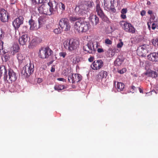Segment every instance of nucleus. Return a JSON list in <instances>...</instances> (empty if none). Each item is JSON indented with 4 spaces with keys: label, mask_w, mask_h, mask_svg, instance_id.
Segmentation results:
<instances>
[{
    "label": "nucleus",
    "mask_w": 158,
    "mask_h": 158,
    "mask_svg": "<svg viewBox=\"0 0 158 158\" xmlns=\"http://www.w3.org/2000/svg\"><path fill=\"white\" fill-rule=\"evenodd\" d=\"M74 27L75 31L78 33L85 32L90 28V25L88 22L79 20L76 22Z\"/></svg>",
    "instance_id": "nucleus-1"
},
{
    "label": "nucleus",
    "mask_w": 158,
    "mask_h": 158,
    "mask_svg": "<svg viewBox=\"0 0 158 158\" xmlns=\"http://www.w3.org/2000/svg\"><path fill=\"white\" fill-rule=\"evenodd\" d=\"M98 45V42L93 43L91 41H88L87 43L83 47V50L85 53L89 54L94 53L96 51Z\"/></svg>",
    "instance_id": "nucleus-2"
},
{
    "label": "nucleus",
    "mask_w": 158,
    "mask_h": 158,
    "mask_svg": "<svg viewBox=\"0 0 158 158\" xmlns=\"http://www.w3.org/2000/svg\"><path fill=\"white\" fill-rule=\"evenodd\" d=\"M79 44L78 41L73 39L67 40L64 41V47L66 49L72 51L76 49Z\"/></svg>",
    "instance_id": "nucleus-3"
},
{
    "label": "nucleus",
    "mask_w": 158,
    "mask_h": 158,
    "mask_svg": "<svg viewBox=\"0 0 158 158\" xmlns=\"http://www.w3.org/2000/svg\"><path fill=\"white\" fill-rule=\"evenodd\" d=\"M34 65L30 61L23 68L21 73L26 77H27L33 73Z\"/></svg>",
    "instance_id": "nucleus-4"
},
{
    "label": "nucleus",
    "mask_w": 158,
    "mask_h": 158,
    "mask_svg": "<svg viewBox=\"0 0 158 158\" xmlns=\"http://www.w3.org/2000/svg\"><path fill=\"white\" fill-rule=\"evenodd\" d=\"M52 53V51L49 48H43L40 50L39 56L41 58L45 59L51 56Z\"/></svg>",
    "instance_id": "nucleus-5"
},
{
    "label": "nucleus",
    "mask_w": 158,
    "mask_h": 158,
    "mask_svg": "<svg viewBox=\"0 0 158 158\" xmlns=\"http://www.w3.org/2000/svg\"><path fill=\"white\" fill-rule=\"evenodd\" d=\"M59 24L61 28L64 31H68L70 30V24L69 20L66 18H63L60 19Z\"/></svg>",
    "instance_id": "nucleus-6"
},
{
    "label": "nucleus",
    "mask_w": 158,
    "mask_h": 158,
    "mask_svg": "<svg viewBox=\"0 0 158 158\" xmlns=\"http://www.w3.org/2000/svg\"><path fill=\"white\" fill-rule=\"evenodd\" d=\"M52 9H49V6L48 4V3L42 4L38 8V10L39 13L41 14H44L47 15H51V12L52 11Z\"/></svg>",
    "instance_id": "nucleus-7"
},
{
    "label": "nucleus",
    "mask_w": 158,
    "mask_h": 158,
    "mask_svg": "<svg viewBox=\"0 0 158 158\" xmlns=\"http://www.w3.org/2000/svg\"><path fill=\"white\" fill-rule=\"evenodd\" d=\"M103 65V63L102 60L99 59L94 60L91 64L90 67L92 69L97 70L101 69Z\"/></svg>",
    "instance_id": "nucleus-8"
},
{
    "label": "nucleus",
    "mask_w": 158,
    "mask_h": 158,
    "mask_svg": "<svg viewBox=\"0 0 158 158\" xmlns=\"http://www.w3.org/2000/svg\"><path fill=\"white\" fill-rule=\"evenodd\" d=\"M123 24L121 23L122 27L125 31L132 33H135V29L131 24L126 22H123Z\"/></svg>",
    "instance_id": "nucleus-9"
},
{
    "label": "nucleus",
    "mask_w": 158,
    "mask_h": 158,
    "mask_svg": "<svg viewBox=\"0 0 158 158\" xmlns=\"http://www.w3.org/2000/svg\"><path fill=\"white\" fill-rule=\"evenodd\" d=\"M23 17L20 16L13 21L12 24L15 29L18 28L20 25L23 24Z\"/></svg>",
    "instance_id": "nucleus-10"
},
{
    "label": "nucleus",
    "mask_w": 158,
    "mask_h": 158,
    "mask_svg": "<svg viewBox=\"0 0 158 158\" xmlns=\"http://www.w3.org/2000/svg\"><path fill=\"white\" fill-rule=\"evenodd\" d=\"M96 11L97 15L101 18L103 21L107 20L108 19L107 17L104 15L102 10L101 8L100 4H98L96 7Z\"/></svg>",
    "instance_id": "nucleus-11"
},
{
    "label": "nucleus",
    "mask_w": 158,
    "mask_h": 158,
    "mask_svg": "<svg viewBox=\"0 0 158 158\" xmlns=\"http://www.w3.org/2000/svg\"><path fill=\"white\" fill-rule=\"evenodd\" d=\"M7 12L4 9H0V19L2 22L8 21L9 16Z\"/></svg>",
    "instance_id": "nucleus-12"
},
{
    "label": "nucleus",
    "mask_w": 158,
    "mask_h": 158,
    "mask_svg": "<svg viewBox=\"0 0 158 158\" xmlns=\"http://www.w3.org/2000/svg\"><path fill=\"white\" fill-rule=\"evenodd\" d=\"M30 38L27 34L23 35L19 39V44L22 45H23L26 44L29 41Z\"/></svg>",
    "instance_id": "nucleus-13"
},
{
    "label": "nucleus",
    "mask_w": 158,
    "mask_h": 158,
    "mask_svg": "<svg viewBox=\"0 0 158 158\" xmlns=\"http://www.w3.org/2000/svg\"><path fill=\"white\" fill-rule=\"evenodd\" d=\"M48 4L49 5V9H52V11L51 12V15L57 11L58 5L56 2H49L48 3Z\"/></svg>",
    "instance_id": "nucleus-14"
},
{
    "label": "nucleus",
    "mask_w": 158,
    "mask_h": 158,
    "mask_svg": "<svg viewBox=\"0 0 158 158\" xmlns=\"http://www.w3.org/2000/svg\"><path fill=\"white\" fill-rule=\"evenodd\" d=\"M107 75V72L104 70L100 71L98 74L96 76V80L97 81L100 82L102 81V79L106 78Z\"/></svg>",
    "instance_id": "nucleus-15"
},
{
    "label": "nucleus",
    "mask_w": 158,
    "mask_h": 158,
    "mask_svg": "<svg viewBox=\"0 0 158 158\" xmlns=\"http://www.w3.org/2000/svg\"><path fill=\"white\" fill-rule=\"evenodd\" d=\"M89 19L93 25H97L99 22V18L95 15H90Z\"/></svg>",
    "instance_id": "nucleus-16"
},
{
    "label": "nucleus",
    "mask_w": 158,
    "mask_h": 158,
    "mask_svg": "<svg viewBox=\"0 0 158 158\" xmlns=\"http://www.w3.org/2000/svg\"><path fill=\"white\" fill-rule=\"evenodd\" d=\"M8 76L9 80L10 81L12 82L15 81L17 79V77L16 75V73L11 69H9L8 70Z\"/></svg>",
    "instance_id": "nucleus-17"
},
{
    "label": "nucleus",
    "mask_w": 158,
    "mask_h": 158,
    "mask_svg": "<svg viewBox=\"0 0 158 158\" xmlns=\"http://www.w3.org/2000/svg\"><path fill=\"white\" fill-rule=\"evenodd\" d=\"M145 74L148 77H151L153 78H156L158 76V71L148 70L145 73Z\"/></svg>",
    "instance_id": "nucleus-18"
},
{
    "label": "nucleus",
    "mask_w": 158,
    "mask_h": 158,
    "mask_svg": "<svg viewBox=\"0 0 158 158\" xmlns=\"http://www.w3.org/2000/svg\"><path fill=\"white\" fill-rule=\"evenodd\" d=\"M148 59L152 61H158V56L157 53L153 52L148 56Z\"/></svg>",
    "instance_id": "nucleus-19"
},
{
    "label": "nucleus",
    "mask_w": 158,
    "mask_h": 158,
    "mask_svg": "<svg viewBox=\"0 0 158 158\" xmlns=\"http://www.w3.org/2000/svg\"><path fill=\"white\" fill-rule=\"evenodd\" d=\"M112 0H104V3L105 9L107 10H109L111 9V6H113L112 5Z\"/></svg>",
    "instance_id": "nucleus-20"
},
{
    "label": "nucleus",
    "mask_w": 158,
    "mask_h": 158,
    "mask_svg": "<svg viewBox=\"0 0 158 158\" xmlns=\"http://www.w3.org/2000/svg\"><path fill=\"white\" fill-rule=\"evenodd\" d=\"M41 41V40L39 38L35 36L33 37L30 43V45L31 46H35L40 43Z\"/></svg>",
    "instance_id": "nucleus-21"
},
{
    "label": "nucleus",
    "mask_w": 158,
    "mask_h": 158,
    "mask_svg": "<svg viewBox=\"0 0 158 158\" xmlns=\"http://www.w3.org/2000/svg\"><path fill=\"white\" fill-rule=\"evenodd\" d=\"M147 25L148 26V29L150 30H151V26H152V29L154 30L158 26V23L157 22L154 21L151 22L150 21L148 22L147 23Z\"/></svg>",
    "instance_id": "nucleus-22"
},
{
    "label": "nucleus",
    "mask_w": 158,
    "mask_h": 158,
    "mask_svg": "<svg viewBox=\"0 0 158 158\" xmlns=\"http://www.w3.org/2000/svg\"><path fill=\"white\" fill-rule=\"evenodd\" d=\"M7 71L6 70L5 67L4 66L2 65L0 66V75L4 73V80H7V75L6 74Z\"/></svg>",
    "instance_id": "nucleus-23"
},
{
    "label": "nucleus",
    "mask_w": 158,
    "mask_h": 158,
    "mask_svg": "<svg viewBox=\"0 0 158 158\" xmlns=\"http://www.w3.org/2000/svg\"><path fill=\"white\" fill-rule=\"evenodd\" d=\"M29 23L30 26V30H34L37 29L38 27L37 24L33 20L31 19H30L29 21Z\"/></svg>",
    "instance_id": "nucleus-24"
},
{
    "label": "nucleus",
    "mask_w": 158,
    "mask_h": 158,
    "mask_svg": "<svg viewBox=\"0 0 158 158\" xmlns=\"http://www.w3.org/2000/svg\"><path fill=\"white\" fill-rule=\"evenodd\" d=\"M19 50V46L18 44H14L11 48V52L13 55H15L16 53L18 52Z\"/></svg>",
    "instance_id": "nucleus-25"
},
{
    "label": "nucleus",
    "mask_w": 158,
    "mask_h": 158,
    "mask_svg": "<svg viewBox=\"0 0 158 158\" xmlns=\"http://www.w3.org/2000/svg\"><path fill=\"white\" fill-rule=\"evenodd\" d=\"M148 52L143 51V50L141 49V48H138L137 50V54L139 56H145L146 54Z\"/></svg>",
    "instance_id": "nucleus-26"
},
{
    "label": "nucleus",
    "mask_w": 158,
    "mask_h": 158,
    "mask_svg": "<svg viewBox=\"0 0 158 158\" xmlns=\"http://www.w3.org/2000/svg\"><path fill=\"white\" fill-rule=\"evenodd\" d=\"M124 84L121 82H118L117 85V88L118 91L120 92L123 91L124 88Z\"/></svg>",
    "instance_id": "nucleus-27"
},
{
    "label": "nucleus",
    "mask_w": 158,
    "mask_h": 158,
    "mask_svg": "<svg viewBox=\"0 0 158 158\" xmlns=\"http://www.w3.org/2000/svg\"><path fill=\"white\" fill-rule=\"evenodd\" d=\"M141 48V49L143 50L144 51L148 52L149 51V49L150 48V46L148 45L143 44L139 46L138 48Z\"/></svg>",
    "instance_id": "nucleus-28"
},
{
    "label": "nucleus",
    "mask_w": 158,
    "mask_h": 158,
    "mask_svg": "<svg viewBox=\"0 0 158 158\" xmlns=\"http://www.w3.org/2000/svg\"><path fill=\"white\" fill-rule=\"evenodd\" d=\"M123 60L124 59L121 57H118L114 61V64L118 66L120 65Z\"/></svg>",
    "instance_id": "nucleus-29"
},
{
    "label": "nucleus",
    "mask_w": 158,
    "mask_h": 158,
    "mask_svg": "<svg viewBox=\"0 0 158 158\" xmlns=\"http://www.w3.org/2000/svg\"><path fill=\"white\" fill-rule=\"evenodd\" d=\"M54 89L55 90L59 91V90H62L66 88V87L64 85H56L54 86Z\"/></svg>",
    "instance_id": "nucleus-30"
},
{
    "label": "nucleus",
    "mask_w": 158,
    "mask_h": 158,
    "mask_svg": "<svg viewBox=\"0 0 158 158\" xmlns=\"http://www.w3.org/2000/svg\"><path fill=\"white\" fill-rule=\"evenodd\" d=\"M68 80L69 82H72V83H75L76 82L75 78L73 74L68 77Z\"/></svg>",
    "instance_id": "nucleus-31"
},
{
    "label": "nucleus",
    "mask_w": 158,
    "mask_h": 158,
    "mask_svg": "<svg viewBox=\"0 0 158 158\" xmlns=\"http://www.w3.org/2000/svg\"><path fill=\"white\" fill-rule=\"evenodd\" d=\"M75 78V81L76 82H78L81 80V75L79 74H75L74 75Z\"/></svg>",
    "instance_id": "nucleus-32"
},
{
    "label": "nucleus",
    "mask_w": 158,
    "mask_h": 158,
    "mask_svg": "<svg viewBox=\"0 0 158 158\" xmlns=\"http://www.w3.org/2000/svg\"><path fill=\"white\" fill-rule=\"evenodd\" d=\"M25 58V56L21 53H19L17 55V58L19 61L23 60Z\"/></svg>",
    "instance_id": "nucleus-33"
},
{
    "label": "nucleus",
    "mask_w": 158,
    "mask_h": 158,
    "mask_svg": "<svg viewBox=\"0 0 158 158\" xmlns=\"http://www.w3.org/2000/svg\"><path fill=\"white\" fill-rule=\"evenodd\" d=\"M136 88V87L134 85H132L130 87H129V91H128V92H131L132 93H134L135 91Z\"/></svg>",
    "instance_id": "nucleus-34"
},
{
    "label": "nucleus",
    "mask_w": 158,
    "mask_h": 158,
    "mask_svg": "<svg viewBox=\"0 0 158 158\" xmlns=\"http://www.w3.org/2000/svg\"><path fill=\"white\" fill-rule=\"evenodd\" d=\"M58 6H59L60 9H62V10H65V5L62 3L60 2L59 4H58Z\"/></svg>",
    "instance_id": "nucleus-35"
},
{
    "label": "nucleus",
    "mask_w": 158,
    "mask_h": 158,
    "mask_svg": "<svg viewBox=\"0 0 158 158\" xmlns=\"http://www.w3.org/2000/svg\"><path fill=\"white\" fill-rule=\"evenodd\" d=\"M79 14L81 15H83L85 14H86L87 12V10H83V9H80L79 10Z\"/></svg>",
    "instance_id": "nucleus-36"
},
{
    "label": "nucleus",
    "mask_w": 158,
    "mask_h": 158,
    "mask_svg": "<svg viewBox=\"0 0 158 158\" xmlns=\"http://www.w3.org/2000/svg\"><path fill=\"white\" fill-rule=\"evenodd\" d=\"M9 56L8 54H4L3 56V57H2V59L4 58V60L5 61H7L9 59Z\"/></svg>",
    "instance_id": "nucleus-37"
},
{
    "label": "nucleus",
    "mask_w": 158,
    "mask_h": 158,
    "mask_svg": "<svg viewBox=\"0 0 158 158\" xmlns=\"http://www.w3.org/2000/svg\"><path fill=\"white\" fill-rule=\"evenodd\" d=\"M119 42L118 43L117 45V47L118 48H121L123 45V44L122 41V40L120 39L119 40Z\"/></svg>",
    "instance_id": "nucleus-38"
},
{
    "label": "nucleus",
    "mask_w": 158,
    "mask_h": 158,
    "mask_svg": "<svg viewBox=\"0 0 158 158\" xmlns=\"http://www.w3.org/2000/svg\"><path fill=\"white\" fill-rule=\"evenodd\" d=\"M93 4V2H89L88 3L87 6L86 5H83V6L84 7H85L86 6L87 7V10L88 9L87 7H88L89 8L91 7L92 6Z\"/></svg>",
    "instance_id": "nucleus-39"
},
{
    "label": "nucleus",
    "mask_w": 158,
    "mask_h": 158,
    "mask_svg": "<svg viewBox=\"0 0 158 158\" xmlns=\"http://www.w3.org/2000/svg\"><path fill=\"white\" fill-rule=\"evenodd\" d=\"M67 55V53L65 52H61L59 53V55L60 57H62L64 58Z\"/></svg>",
    "instance_id": "nucleus-40"
},
{
    "label": "nucleus",
    "mask_w": 158,
    "mask_h": 158,
    "mask_svg": "<svg viewBox=\"0 0 158 158\" xmlns=\"http://www.w3.org/2000/svg\"><path fill=\"white\" fill-rule=\"evenodd\" d=\"M152 43L154 46H156L157 45L158 46V38L153 40Z\"/></svg>",
    "instance_id": "nucleus-41"
},
{
    "label": "nucleus",
    "mask_w": 158,
    "mask_h": 158,
    "mask_svg": "<svg viewBox=\"0 0 158 158\" xmlns=\"http://www.w3.org/2000/svg\"><path fill=\"white\" fill-rule=\"evenodd\" d=\"M53 31L56 34H58L59 33H60L61 32L60 29L59 28H56V29H55Z\"/></svg>",
    "instance_id": "nucleus-42"
},
{
    "label": "nucleus",
    "mask_w": 158,
    "mask_h": 158,
    "mask_svg": "<svg viewBox=\"0 0 158 158\" xmlns=\"http://www.w3.org/2000/svg\"><path fill=\"white\" fill-rule=\"evenodd\" d=\"M78 18L75 17H70V20L71 21H75L78 19Z\"/></svg>",
    "instance_id": "nucleus-43"
},
{
    "label": "nucleus",
    "mask_w": 158,
    "mask_h": 158,
    "mask_svg": "<svg viewBox=\"0 0 158 158\" xmlns=\"http://www.w3.org/2000/svg\"><path fill=\"white\" fill-rule=\"evenodd\" d=\"M105 42L106 44H111L112 43V42L108 39H106Z\"/></svg>",
    "instance_id": "nucleus-44"
},
{
    "label": "nucleus",
    "mask_w": 158,
    "mask_h": 158,
    "mask_svg": "<svg viewBox=\"0 0 158 158\" xmlns=\"http://www.w3.org/2000/svg\"><path fill=\"white\" fill-rule=\"evenodd\" d=\"M97 50L98 52L99 53L103 52H104V51L102 48H98V47L97 48Z\"/></svg>",
    "instance_id": "nucleus-45"
},
{
    "label": "nucleus",
    "mask_w": 158,
    "mask_h": 158,
    "mask_svg": "<svg viewBox=\"0 0 158 158\" xmlns=\"http://www.w3.org/2000/svg\"><path fill=\"white\" fill-rule=\"evenodd\" d=\"M127 9L123 8L122 10L121 13L122 14H125L127 12Z\"/></svg>",
    "instance_id": "nucleus-46"
},
{
    "label": "nucleus",
    "mask_w": 158,
    "mask_h": 158,
    "mask_svg": "<svg viewBox=\"0 0 158 158\" xmlns=\"http://www.w3.org/2000/svg\"><path fill=\"white\" fill-rule=\"evenodd\" d=\"M94 59V57L93 56H91L88 59V60L90 62H92Z\"/></svg>",
    "instance_id": "nucleus-47"
},
{
    "label": "nucleus",
    "mask_w": 158,
    "mask_h": 158,
    "mask_svg": "<svg viewBox=\"0 0 158 158\" xmlns=\"http://www.w3.org/2000/svg\"><path fill=\"white\" fill-rule=\"evenodd\" d=\"M126 71V69H123L122 70H119L118 73L120 74H123Z\"/></svg>",
    "instance_id": "nucleus-48"
},
{
    "label": "nucleus",
    "mask_w": 158,
    "mask_h": 158,
    "mask_svg": "<svg viewBox=\"0 0 158 158\" xmlns=\"http://www.w3.org/2000/svg\"><path fill=\"white\" fill-rule=\"evenodd\" d=\"M57 80L59 81H63L64 82H66V79H64V78H57Z\"/></svg>",
    "instance_id": "nucleus-49"
},
{
    "label": "nucleus",
    "mask_w": 158,
    "mask_h": 158,
    "mask_svg": "<svg viewBox=\"0 0 158 158\" xmlns=\"http://www.w3.org/2000/svg\"><path fill=\"white\" fill-rule=\"evenodd\" d=\"M49 2H50V0H41L40 2L41 3H48Z\"/></svg>",
    "instance_id": "nucleus-50"
},
{
    "label": "nucleus",
    "mask_w": 158,
    "mask_h": 158,
    "mask_svg": "<svg viewBox=\"0 0 158 158\" xmlns=\"http://www.w3.org/2000/svg\"><path fill=\"white\" fill-rule=\"evenodd\" d=\"M146 11L144 10H142L140 13V14L142 16H143L145 15Z\"/></svg>",
    "instance_id": "nucleus-51"
},
{
    "label": "nucleus",
    "mask_w": 158,
    "mask_h": 158,
    "mask_svg": "<svg viewBox=\"0 0 158 158\" xmlns=\"http://www.w3.org/2000/svg\"><path fill=\"white\" fill-rule=\"evenodd\" d=\"M115 49H113L111 52V56H114L115 54Z\"/></svg>",
    "instance_id": "nucleus-52"
},
{
    "label": "nucleus",
    "mask_w": 158,
    "mask_h": 158,
    "mask_svg": "<svg viewBox=\"0 0 158 158\" xmlns=\"http://www.w3.org/2000/svg\"><path fill=\"white\" fill-rule=\"evenodd\" d=\"M111 10V11L113 12H116V9L112 7V6H111V9H109V10Z\"/></svg>",
    "instance_id": "nucleus-53"
},
{
    "label": "nucleus",
    "mask_w": 158,
    "mask_h": 158,
    "mask_svg": "<svg viewBox=\"0 0 158 158\" xmlns=\"http://www.w3.org/2000/svg\"><path fill=\"white\" fill-rule=\"evenodd\" d=\"M36 4L41 3L40 2L41 0H34Z\"/></svg>",
    "instance_id": "nucleus-54"
},
{
    "label": "nucleus",
    "mask_w": 158,
    "mask_h": 158,
    "mask_svg": "<svg viewBox=\"0 0 158 158\" xmlns=\"http://www.w3.org/2000/svg\"><path fill=\"white\" fill-rule=\"evenodd\" d=\"M121 16L123 19H125L126 18V15H125V14H122Z\"/></svg>",
    "instance_id": "nucleus-55"
},
{
    "label": "nucleus",
    "mask_w": 158,
    "mask_h": 158,
    "mask_svg": "<svg viewBox=\"0 0 158 158\" xmlns=\"http://www.w3.org/2000/svg\"><path fill=\"white\" fill-rule=\"evenodd\" d=\"M42 78H38L37 79V82L38 83H40L41 82H42Z\"/></svg>",
    "instance_id": "nucleus-56"
},
{
    "label": "nucleus",
    "mask_w": 158,
    "mask_h": 158,
    "mask_svg": "<svg viewBox=\"0 0 158 158\" xmlns=\"http://www.w3.org/2000/svg\"><path fill=\"white\" fill-rule=\"evenodd\" d=\"M73 64H76L77 62V58H73Z\"/></svg>",
    "instance_id": "nucleus-57"
},
{
    "label": "nucleus",
    "mask_w": 158,
    "mask_h": 158,
    "mask_svg": "<svg viewBox=\"0 0 158 158\" xmlns=\"http://www.w3.org/2000/svg\"><path fill=\"white\" fill-rule=\"evenodd\" d=\"M38 21V22H39V25H41L42 24V20L41 19H39Z\"/></svg>",
    "instance_id": "nucleus-58"
},
{
    "label": "nucleus",
    "mask_w": 158,
    "mask_h": 158,
    "mask_svg": "<svg viewBox=\"0 0 158 158\" xmlns=\"http://www.w3.org/2000/svg\"><path fill=\"white\" fill-rule=\"evenodd\" d=\"M152 11L151 10H148V14L149 15H151L152 14Z\"/></svg>",
    "instance_id": "nucleus-59"
},
{
    "label": "nucleus",
    "mask_w": 158,
    "mask_h": 158,
    "mask_svg": "<svg viewBox=\"0 0 158 158\" xmlns=\"http://www.w3.org/2000/svg\"><path fill=\"white\" fill-rule=\"evenodd\" d=\"M55 71V68L53 67H52L51 69V71L52 72H54Z\"/></svg>",
    "instance_id": "nucleus-60"
},
{
    "label": "nucleus",
    "mask_w": 158,
    "mask_h": 158,
    "mask_svg": "<svg viewBox=\"0 0 158 158\" xmlns=\"http://www.w3.org/2000/svg\"><path fill=\"white\" fill-rule=\"evenodd\" d=\"M139 92L140 93H143V90L142 89L140 88H139Z\"/></svg>",
    "instance_id": "nucleus-61"
},
{
    "label": "nucleus",
    "mask_w": 158,
    "mask_h": 158,
    "mask_svg": "<svg viewBox=\"0 0 158 158\" xmlns=\"http://www.w3.org/2000/svg\"><path fill=\"white\" fill-rule=\"evenodd\" d=\"M147 4L148 5H150L151 4V2L150 1H148L147 2Z\"/></svg>",
    "instance_id": "nucleus-62"
},
{
    "label": "nucleus",
    "mask_w": 158,
    "mask_h": 158,
    "mask_svg": "<svg viewBox=\"0 0 158 158\" xmlns=\"http://www.w3.org/2000/svg\"><path fill=\"white\" fill-rule=\"evenodd\" d=\"M116 81H114V85H115L116 84Z\"/></svg>",
    "instance_id": "nucleus-63"
},
{
    "label": "nucleus",
    "mask_w": 158,
    "mask_h": 158,
    "mask_svg": "<svg viewBox=\"0 0 158 158\" xmlns=\"http://www.w3.org/2000/svg\"><path fill=\"white\" fill-rule=\"evenodd\" d=\"M157 54H158V52H157Z\"/></svg>",
    "instance_id": "nucleus-64"
}]
</instances>
